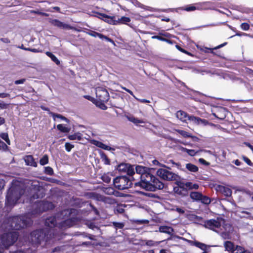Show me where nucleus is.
<instances>
[{"label":"nucleus","mask_w":253,"mask_h":253,"mask_svg":"<svg viewBox=\"0 0 253 253\" xmlns=\"http://www.w3.org/2000/svg\"><path fill=\"white\" fill-rule=\"evenodd\" d=\"M92 143L96 145V146L101 148L104 150H110L112 149L110 147L106 145L105 144H103L101 142L97 141V140H93Z\"/></svg>","instance_id":"26"},{"label":"nucleus","mask_w":253,"mask_h":253,"mask_svg":"<svg viewBox=\"0 0 253 253\" xmlns=\"http://www.w3.org/2000/svg\"><path fill=\"white\" fill-rule=\"evenodd\" d=\"M202 197L203 194L198 192H191L190 193V197L195 201H200Z\"/></svg>","instance_id":"25"},{"label":"nucleus","mask_w":253,"mask_h":253,"mask_svg":"<svg viewBox=\"0 0 253 253\" xmlns=\"http://www.w3.org/2000/svg\"><path fill=\"white\" fill-rule=\"evenodd\" d=\"M241 28L243 30L247 31L250 29V25L247 23H243L241 25Z\"/></svg>","instance_id":"48"},{"label":"nucleus","mask_w":253,"mask_h":253,"mask_svg":"<svg viewBox=\"0 0 253 253\" xmlns=\"http://www.w3.org/2000/svg\"><path fill=\"white\" fill-rule=\"evenodd\" d=\"M105 102L98 101L96 103V106L99 107L100 109L103 110H106L107 109V107L105 105L104 103Z\"/></svg>","instance_id":"40"},{"label":"nucleus","mask_w":253,"mask_h":253,"mask_svg":"<svg viewBox=\"0 0 253 253\" xmlns=\"http://www.w3.org/2000/svg\"><path fill=\"white\" fill-rule=\"evenodd\" d=\"M152 39H158L160 41H165V42H166L168 43H172V42L171 41H170V40H169V39H166V38H164L161 36H154L152 37Z\"/></svg>","instance_id":"35"},{"label":"nucleus","mask_w":253,"mask_h":253,"mask_svg":"<svg viewBox=\"0 0 253 253\" xmlns=\"http://www.w3.org/2000/svg\"><path fill=\"white\" fill-rule=\"evenodd\" d=\"M176 117L183 122H186L187 120L192 122L196 125H203L206 126L209 124L208 121L205 119H202L199 117H195L194 116H189L186 112L179 110L176 113Z\"/></svg>","instance_id":"6"},{"label":"nucleus","mask_w":253,"mask_h":253,"mask_svg":"<svg viewBox=\"0 0 253 253\" xmlns=\"http://www.w3.org/2000/svg\"><path fill=\"white\" fill-rule=\"evenodd\" d=\"M77 221L78 218L76 217H73L65 220L63 222V224L64 226L70 227L74 225Z\"/></svg>","instance_id":"22"},{"label":"nucleus","mask_w":253,"mask_h":253,"mask_svg":"<svg viewBox=\"0 0 253 253\" xmlns=\"http://www.w3.org/2000/svg\"><path fill=\"white\" fill-rule=\"evenodd\" d=\"M119 171L124 172L125 175L129 176H136V171H134V166L128 164L122 163L118 166Z\"/></svg>","instance_id":"9"},{"label":"nucleus","mask_w":253,"mask_h":253,"mask_svg":"<svg viewBox=\"0 0 253 253\" xmlns=\"http://www.w3.org/2000/svg\"><path fill=\"white\" fill-rule=\"evenodd\" d=\"M221 236L224 239H230V235L228 233L223 232L221 233Z\"/></svg>","instance_id":"53"},{"label":"nucleus","mask_w":253,"mask_h":253,"mask_svg":"<svg viewBox=\"0 0 253 253\" xmlns=\"http://www.w3.org/2000/svg\"><path fill=\"white\" fill-rule=\"evenodd\" d=\"M26 81L25 79H22L20 80H16L14 82V84H23Z\"/></svg>","instance_id":"57"},{"label":"nucleus","mask_w":253,"mask_h":253,"mask_svg":"<svg viewBox=\"0 0 253 253\" xmlns=\"http://www.w3.org/2000/svg\"><path fill=\"white\" fill-rule=\"evenodd\" d=\"M68 138L70 140H76L78 139L79 140H81L82 139V136L80 135V133H75L74 134L70 135L68 136Z\"/></svg>","instance_id":"36"},{"label":"nucleus","mask_w":253,"mask_h":253,"mask_svg":"<svg viewBox=\"0 0 253 253\" xmlns=\"http://www.w3.org/2000/svg\"><path fill=\"white\" fill-rule=\"evenodd\" d=\"M104 192L108 195H115V190L111 187L106 188L104 190Z\"/></svg>","instance_id":"43"},{"label":"nucleus","mask_w":253,"mask_h":253,"mask_svg":"<svg viewBox=\"0 0 253 253\" xmlns=\"http://www.w3.org/2000/svg\"><path fill=\"white\" fill-rule=\"evenodd\" d=\"M46 55L49 57L52 61L55 62L57 65H59L60 62V61L57 59V58L51 52L49 51H47L45 53Z\"/></svg>","instance_id":"29"},{"label":"nucleus","mask_w":253,"mask_h":253,"mask_svg":"<svg viewBox=\"0 0 253 253\" xmlns=\"http://www.w3.org/2000/svg\"><path fill=\"white\" fill-rule=\"evenodd\" d=\"M44 173L49 175H52L54 172L52 168L50 167H46L44 168Z\"/></svg>","instance_id":"39"},{"label":"nucleus","mask_w":253,"mask_h":253,"mask_svg":"<svg viewBox=\"0 0 253 253\" xmlns=\"http://www.w3.org/2000/svg\"><path fill=\"white\" fill-rule=\"evenodd\" d=\"M203 204L209 205L211 203V199L206 196H204L203 195V197L200 199V200Z\"/></svg>","instance_id":"34"},{"label":"nucleus","mask_w":253,"mask_h":253,"mask_svg":"<svg viewBox=\"0 0 253 253\" xmlns=\"http://www.w3.org/2000/svg\"><path fill=\"white\" fill-rule=\"evenodd\" d=\"M5 186V181L2 179H0V190L4 188Z\"/></svg>","instance_id":"60"},{"label":"nucleus","mask_w":253,"mask_h":253,"mask_svg":"<svg viewBox=\"0 0 253 253\" xmlns=\"http://www.w3.org/2000/svg\"><path fill=\"white\" fill-rule=\"evenodd\" d=\"M165 168H160L157 171V175L165 181H176L179 178L178 175L169 170L170 168L162 165Z\"/></svg>","instance_id":"7"},{"label":"nucleus","mask_w":253,"mask_h":253,"mask_svg":"<svg viewBox=\"0 0 253 253\" xmlns=\"http://www.w3.org/2000/svg\"><path fill=\"white\" fill-rule=\"evenodd\" d=\"M183 150L184 151L186 152L190 156H194L197 153V152H196L194 150H190L184 148H183Z\"/></svg>","instance_id":"45"},{"label":"nucleus","mask_w":253,"mask_h":253,"mask_svg":"<svg viewBox=\"0 0 253 253\" xmlns=\"http://www.w3.org/2000/svg\"><path fill=\"white\" fill-rule=\"evenodd\" d=\"M49 234L48 229H41L34 230L30 234V239L32 244L34 246H38L41 243V242L45 240L47 242L48 234Z\"/></svg>","instance_id":"5"},{"label":"nucleus","mask_w":253,"mask_h":253,"mask_svg":"<svg viewBox=\"0 0 253 253\" xmlns=\"http://www.w3.org/2000/svg\"><path fill=\"white\" fill-rule=\"evenodd\" d=\"M96 95L97 100L102 102H107L109 99V94L108 91L102 87L96 88Z\"/></svg>","instance_id":"11"},{"label":"nucleus","mask_w":253,"mask_h":253,"mask_svg":"<svg viewBox=\"0 0 253 253\" xmlns=\"http://www.w3.org/2000/svg\"><path fill=\"white\" fill-rule=\"evenodd\" d=\"M24 192L23 185L18 181L13 180L6 196L5 207L10 209H12L16 204Z\"/></svg>","instance_id":"2"},{"label":"nucleus","mask_w":253,"mask_h":253,"mask_svg":"<svg viewBox=\"0 0 253 253\" xmlns=\"http://www.w3.org/2000/svg\"><path fill=\"white\" fill-rule=\"evenodd\" d=\"M51 115L54 120L56 118H59L62 120H64L67 123L69 122V120L67 118H66V117H65L64 116H63L60 114L52 113Z\"/></svg>","instance_id":"32"},{"label":"nucleus","mask_w":253,"mask_h":253,"mask_svg":"<svg viewBox=\"0 0 253 253\" xmlns=\"http://www.w3.org/2000/svg\"><path fill=\"white\" fill-rule=\"evenodd\" d=\"M245 248L239 245H236L232 253H243Z\"/></svg>","instance_id":"31"},{"label":"nucleus","mask_w":253,"mask_h":253,"mask_svg":"<svg viewBox=\"0 0 253 253\" xmlns=\"http://www.w3.org/2000/svg\"><path fill=\"white\" fill-rule=\"evenodd\" d=\"M236 245L233 242L229 241H226L224 242V247L225 251L228 252L230 253H232L234 251V249Z\"/></svg>","instance_id":"20"},{"label":"nucleus","mask_w":253,"mask_h":253,"mask_svg":"<svg viewBox=\"0 0 253 253\" xmlns=\"http://www.w3.org/2000/svg\"><path fill=\"white\" fill-rule=\"evenodd\" d=\"M100 17L99 18L105 22L112 25H115L116 21V16H110L105 14L98 13Z\"/></svg>","instance_id":"15"},{"label":"nucleus","mask_w":253,"mask_h":253,"mask_svg":"<svg viewBox=\"0 0 253 253\" xmlns=\"http://www.w3.org/2000/svg\"><path fill=\"white\" fill-rule=\"evenodd\" d=\"M146 245L149 246H153L154 245V242L152 240H148L146 242Z\"/></svg>","instance_id":"63"},{"label":"nucleus","mask_w":253,"mask_h":253,"mask_svg":"<svg viewBox=\"0 0 253 253\" xmlns=\"http://www.w3.org/2000/svg\"><path fill=\"white\" fill-rule=\"evenodd\" d=\"M189 243H190L191 245L195 246L200 249L202 251L204 250H208V248L210 247V246L207 245L197 241H189Z\"/></svg>","instance_id":"17"},{"label":"nucleus","mask_w":253,"mask_h":253,"mask_svg":"<svg viewBox=\"0 0 253 253\" xmlns=\"http://www.w3.org/2000/svg\"><path fill=\"white\" fill-rule=\"evenodd\" d=\"M246 71L247 74L253 77V70L247 68H246Z\"/></svg>","instance_id":"59"},{"label":"nucleus","mask_w":253,"mask_h":253,"mask_svg":"<svg viewBox=\"0 0 253 253\" xmlns=\"http://www.w3.org/2000/svg\"><path fill=\"white\" fill-rule=\"evenodd\" d=\"M57 129L62 132H69L70 131V128L65 127L62 124H59L57 126Z\"/></svg>","instance_id":"30"},{"label":"nucleus","mask_w":253,"mask_h":253,"mask_svg":"<svg viewBox=\"0 0 253 253\" xmlns=\"http://www.w3.org/2000/svg\"><path fill=\"white\" fill-rule=\"evenodd\" d=\"M159 231L161 233H166L169 235H172L174 232V230L172 227L167 226L163 225L160 226L159 228Z\"/></svg>","instance_id":"18"},{"label":"nucleus","mask_w":253,"mask_h":253,"mask_svg":"<svg viewBox=\"0 0 253 253\" xmlns=\"http://www.w3.org/2000/svg\"><path fill=\"white\" fill-rule=\"evenodd\" d=\"M113 226L116 229H123L125 226V224L123 222H113Z\"/></svg>","instance_id":"41"},{"label":"nucleus","mask_w":253,"mask_h":253,"mask_svg":"<svg viewBox=\"0 0 253 253\" xmlns=\"http://www.w3.org/2000/svg\"><path fill=\"white\" fill-rule=\"evenodd\" d=\"M116 21L115 25L120 24H126L127 23L130 21V19L129 17L122 16L121 18H117L116 17Z\"/></svg>","instance_id":"21"},{"label":"nucleus","mask_w":253,"mask_h":253,"mask_svg":"<svg viewBox=\"0 0 253 253\" xmlns=\"http://www.w3.org/2000/svg\"><path fill=\"white\" fill-rule=\"evenodd\" d=\"M45 196V193L44 192V189L42 188L39 187L38 191L34 193L32 197L33 199H42Z\"/></svg>","instance_id":"23"},{"label":"nucleus","mask_w":253,"mask_h":253,"mask_svg":"<svg viewBox=\"0 0 253 253\" xmlns=\"http://www.w3.org/2000/svg\"><path fill=\"white\" fill-rule=\"evenodd\" d=\"M139 7H140L143 8V9L148 10L150 11H156L157 10L156 8H153V7H149V6H147L144 5H143L142 4H141V3H140L139 4Z\"/></svg>","instance_id":"44"},{"label":"nucleus","mask_w":253,"mask_h":253,"mask_svg":"<svg viewBox=\"0 0 253 253\" xmlns=\"http://www.w3.org/2000/svg\"><path fill=\"white\" fill-rule=\"evenodd\" d=\"M9 221L11 227L16 230L29 227L33 223L32 219L26 215L13 216L10 218Z\"/></svg>","instance_id":"3"},{"label":"nucleus","mask_w":253,"mask_h":253,"mask_svg":"<svg viewBox=\"0 0 253 253\" xmlns=\"http://www.w3.org/2000/svg\"><path fill=\"white\" fill-rule=\"evenodd\" d=\"M176 131L179 134H180L181 135H182V136H183L184 137H191L195 141L198 139V138H197V137L192 136L188 132H187L184 130L178 129V130H176Z\"/></svg>","instance_id":"27"},{"label":"nucleus","mask_w":253,"mask_h":253,"mask_svg":"<svg viewBox=\"0 0 253 253\" xmlns=\"http://www.w3.org/2000/svg\"><path fill=\"white\" fill-rule=\"evenodd\" d=\"M48 163V159H40V163L41 165L43 166Z\"/></svg>","instance_id":"56"},{"label":"nucleus","mask_w":253,"mask_h":253,"mask_svg":"<svg viewBox=\"0 0 253 253\" xmlns=\"http://www.w3.org/2000/svg\"><path fill=\"white\" fill-rule=\"evenodd\" d=\"M217 191L227 197H230L232 195V190L230 188L222 185H218L216 188Z\"/></svg>","instance_id":"14"},{"label":"nucleus","mask_w":253,"mask_h":253,"mask_svg":"<svg viewBox=\"0 0 253 253\" xmlns=\"http://www.w3.org/2000/svg\"><path fill=\"white\" fill-rule=\"evenodd\" d=\"M136 176L120 175L113 180L114 187L118 190L127 189L132 186L146 191H155L164 188L165 184L154 175V169L136 165L135 167Z\"/></svg>","instance_id":"1"},{"label":"nucleus","mask_w":253,"mask_h":253,"mask_svg":"<svg viewBox=\"0 0 253 253\" xmlns=\"http://www.w3.org/2000/svg\"><path fill=\"white\" fill-rule=\"evenodd\" d=\"M176 47L177 48V49H178L179 51L183 52V53H186L188 55L190 54V53L187 51L186 50H185V49H183L182 48H181L180 46L178 45H176Z\"/></svg>","instance_id":"54"},{"label":"nucleus","mask_w":253,"mask_h":253,"mask_svg":"<svg viewBox=\"0 0 253 253\" xmlns=\"http://www.w3.org/2000/svg\"><path fill=\"white\" fill-rule=\"evenodd\" d=\"M55 208V205L51 202L47 201H43L40 204V208L42 211H46L49 210H53Z\"/></svg>","instance_id":"13"},{"label":"nucleus","mask_w":253,"mask_h":253,"mask_svg":"<svg viewBox=\"0 0 253 253\" xmlns=\"http://www.w3.org/2000/svg\"><path fill=\"white\" fill-rule=\"evenodd\" d=\"M149 222L148 220H137L135 221V223L138 224H142L144 223L147 224Z\"/></svg>","instance_id":"51"},{"label":"nucleus","mask_w":253,"mask_h":253,"mask_svg":"<svg viewBox=\"0 0 253 253\" xmlns=\"http://www.w3.org/2000/svg\"><path fill=\"white\" fill-rule=\"evenodd\" d=\"M221 218L217 217L216 219H211L204 221L203 226L210 230L215 231L216 228L221 226Z\"/></svg>","instance_id":"10"},{"label":"nucleus","mask_w":253,"mask_h":253,"mask_svg":"<svg viewBox=\"0 0 253 253\" xmlns=\"http://www.w3.org/2000/svg\"><path fill=\"white\" fill-rule=\"evenodd\" d=\"M197 8L195 6L192 5H189L186 6L184 9L187 11H191L195 10Z\"/></svg>","instance_id":"47"},{"label":"nucleus","mask_w":253,"mask_h":253,"mask_svg":"<svg viewBox=\"0 0 253 253\" xmlns=\"http://www.w3.org/2000/svg\"><path fill=\"white\" fill-rule=\"evenodd\" d=\"M0 137L2 139H3L4 140H5V141H6V142L8 145H10V140L9 139V138H8V134H7V133H1L0 134Z\"/></svg>","instance_id":"37"},{"label":"nucleus","mask_w":253,"mask_h":253,"mask_svg":"<svg viewBox=\"0 0 253 253\" xmlns=\"http://www.w3.org/2000/svg\"><path fill=\"white\" fill-rule=\"evenodd\" d=\"M25 162L27 165L33 167H37V164L35 161V159H24Z\"/></svg>","instance_id":"33"},{"label":"nucleus","mask_w":253,"mask_h":253,"mask_svg":"<svg viewBox=\"0 0 253 253\" xmlns=\"http://www.w3.org/2000/svg\"><path fill=\"white\" fill-rule=\"evenodd\" d=\"M175 184L176 186L173 187V191L175 195L182 197L188 195L189 192L185 186V182L177 179L175 181Z\"/></svg>","instance_id":"8"},{"label":"nucleus","mask_w":253,"mask_h":253,"mask_svg":"<svg viewBox=\"0 0 253 253\" xmlns=\"http://www.w3.org/2000/svg\"><path fill=\"white\" fill-rule=\"evenodd\" d=\"M0 41L4 43H8L10 42V41L8 38H0Z\"/></svg>","instance_id":"61"},{"label":"nucleus","mask_w":253,"mask_h":253,"mask_svg":"<svg viewBox=\"0 0 253 253\" xmlns=\"http://www.w3.org/2000/svg\"><path fill=\"white\" fill-rule=\"evenodd\" d=\"M186 168L191 172H197L199 170V168L196 165L191 163H188L186 164Z\"/></svg>","instance_id":"28"},{"label":"nucleus","mask_w":253,"mask_h":253,"mask_svg":"<svg viewBox=\"0 0 253 253\" xmlns=\"http://www.w3.org/2000/svg\"><path fill=\"white\" fill-rule=\"evenodd\" d=\"M89 35L93 37H98L101 39H105L108 42L114 43V41L111 39L96 32L91 31V33H89Z\"/></svg>","instance_id":"19"},{"label":"nucleus","mask_w":253,"mask_h":253,"mask_svg":"<svg viewBox=\"0 0 253 253\" xmlns=\"http://www.w3.org/2000/svg\"><path fill=\"white\" fill-rule=\"evenodd\" d=\"M199 163L205 166L206 167H208L210 165V163L205 160V159H199Z\"/></svg>","instance_id":"49"},{"label":"nucleus","mask_w":253,"mask_h":253,"mask_svg":"<svg viewBox=\"0 0 253 253\" xmlns=\"http://www.w3.org/2000/svg\"><path fill=\"white\" fill-rule=\"evenodd\" d=\"M73 147V145H72V144L69 143H66L65 144V148H66V150L69 152L71 151V149Z\"/></svg>","instance_id":"52"},{"label":"nucleus","mask_w":253,"mask_h":253,"mask_svg":"<svg viewBox=\"0 0 253 253\" xmlns=\"http://www.w3.org/2000/svg\"><path fill=\"white\" fill-rule=\"evenodd\" d=\"M102 180L105 183H109L111 181V177L106 174H103L101 177Z\"/></svg>","instance_id":"42"},{"label":"nucleus","mask_w":253,"mask_h":253,"mask_svg":"<svg viewBox=\"0 0 253 253\" xmlns=\"http://www.w3.org/2000/svg\"><path fill=\"white\" fill-rule=\"evenodd\" d=\"M7 148V145L0 139V149L6 150Z\"/></svg>","instance_id":"50"},{"label":"nucleus","mask_w":253,"mask_h":253,"mask_svg":"<svg viewBox=\"0 0 253 253\" xmlns=\"http://www.w3.org/2000/svg\"><path fill=\"white\" fill-rule=\"evenodd\" d=\"M49 22L52 25L63 30L73 29V28L70 25L64 23L58 19H49Z\"/></svg>","instance_id":"12"},{"label":"nucleus","mask_w":253,"mask_h":253,"mask_svg":"<svg viewBox=\"0 0 253 253\" xmlns=\"http://www.w3.org/2000/svg\"><path fill=\"white\" fill-rule=\"evenodd\" d=\"M185 186L187 188L188 191L189 190H191L193 189L197 190L199 187V185L198 184L196 183H193L190 181L186 182Z\"/></svg>","instance_id":"24"},{"label":"nucleus","mask_w":253,"mask_h":253,"mask_svg":"<svg viewBox=\"0 0 253 253\" xmlns=\"http://www.w3.org/2000/svg\"><path fill=\"white\" fill-rule=\"evenodd\" d=\"M44 225L49 228L55 227L57 225L56 217L54 216H49L46 218Z\"/></svg>","instance_id":"16"},{"label":"nucleus","mask_w":253,"mask_h":253,"mask_svg":"<svg viewBox=\"0 0 253 253\" xmlns=\"http://www.w3.org/2000/svg\"><path fill=\"white\" fill-rule=\"evenodd\" d=\"M244 144L246 146H247L249 148H250L252 150V151H253V146L250 143L246 142H244Z\"/></svg>","instance_id":"64"},{"label":"nucleus","mask_w":253,"mask_h":253,"mask_svg":"<svg viewBox=\"0 0 253 253\" xmlns=\"http://www.w3.org/2000/svg\"><path fill=\"white\" fill-rule=\"evenodd\" d=\"M8 105L3 102H0V108L1 109H6Z\"/></svg>","instance_id":"58"},{"label":"nucleus","mask_w":253,"mask_h":253,"mask_svg":"<svg viewBox=\"0 0 253 253\" xmlns=\"http://www.w3.org/2000/svg\"><path fill=\"white\" fill-rule=\"evenodd\" d=\"M25 50L30 51L34 53H37L41 52L39 49L36 48H23Z\"/></svg>","instance_id":"55"},{"label":"nucleus","mask_w":253,"mask_h":253,"mask_svg":"<svg viewBox=\"0 0 253 253\" xmlns=\"http://www.w3.org/2000/svg\"><path fill=\"white\" fill-rule=\"evenodd\" d=\"M128 120L130 122L133 123L135 124H139V123H143V122L142 120H139L137 118H135L133 117H129L128 118Z\"/></svg>","instance_id":"46"},{"label":"nucleus","mask_w":253,"mask_h":253,"mask_svg":"<svg viewBox=\"0 0 253 253\" xmlns=\"http://www.w3.org/2000/svg\"><path fill=\"white\" fill-rule=\"evenodd\" d=\"M67 211H69V216L77 215L79 213L78 210L74 208L68 209Z\"/></svg>","instance_id":"38"},{"label":"nucleus","mask_w":253,"mask_h":253,"mask_svg":"<svg viewBox=\"0 0 253 253\" xmlns=\"http://www.w3.org/2000/svg\"><path fill=\"white\" fill-rule=\"evenodd\" d=\"M19 233L17 231H11L0 235V247L1 249H8L17 240Z\"/></svg>","instance_id":"4"},{"label":"nucleus","mask_w":253,"mask_h":253,"mask_svg":"<svg viewBox=\"0 0 253 253\" xmlns=\"http://www.w3.org/2000/svg\"><path fill=\"white\" fill-rule=\"evenodd\" d=\"M10 94L6 93H0V97L1 98H5L7 97H9Z\"/></svg>","instance_id":"62"}]
</instances>
